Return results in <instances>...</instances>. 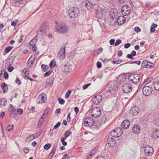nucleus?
Listing matches in <instances>:
<instances>
[{
	"label": "nucleus",
	"mask_w": 159,
	"mask_h": 159,
	"mask_svg": "<svg viewBox=\"0 0 159 159\" xmlns=\"http://www.w3.org/2000/svg\"><path fill=\"white\" fill-rule=\"evenodd\" d=\"M57 31L62 34H65L68 31V27L64 23H61L57 25L56 28Z\"/></svg>",
	"instance_id": "obj_1"
},
{
	"label": "nucleus",
	"mask_w": 159,
	"mask_h": 159,
	"mask_svg": "<svg viewBox=\"0 0 159 159\" xmlns=\"http://www.w3.org/2000/svg\"><path fill=\"white\" fill-rule=\"evenodd\" d=\"M128 75V79L129 81L134 84L138 83L140 80V76L137 74H133Z\"/></svg>",
	"instance_id": "obj_2"
},
{
	"label": "nucleus",
	"mask_w": 159,
	"mask_h": 159,
	"mask_svg": "<svg viewBox=\"0 0 159 159\" xmlns=\"http://www.w3.org/2000/svg\"><path fill=\"white\" fill-rule=\"evenodd\" d=\"M79 13V10L77 7H72L68 11L69 16L71 18H75Z\"/></svg>",
	"instance_id": "obj_3"
},
{
	"label": "nucleus",
	"mask_w": 159,
	"mask_h": 159,
	"mask_svg": "<svg viewBox=\"0 0 159 159\" xmlns=\"http://www.w3.org/2000/svg\"><path fill=\"white\" fill-rule=\"evenodd\" d=\"M106 14L105 9L98 7L96 9V16L97 18H102Z\"/></svg>",
	"instance_id": "obj_4"
},
{
	"label": "nucleus",
	"mask_w": 159,
	"mask_h": 159,
	"mask_svg": "<svg viewBox=\"0 0 159 159\" xmlns=\"http://www.w3.org/2000/svg\"><path fill=\"white\" fill-rule=\"evenodd\" d=\"M122 89L124 93H130L132 91V86L129 83H125L123 85Z\"/></svg>",
	"instance_id": "obj_5"
},
{
	"label": "nucleus",
	"mask_w": 159,
	"mask_h": 159,
	"mask_svg": "<svg viewBox=\"0 0 159 159\" xmlns=\"http://www.w3.org/2000/svg\"><path fill=\"white\" fill-rule=\"evenodd\" d=\"M152 89L151 87L144 85L142 89V92L143 94L146 96H149L152 93Z\"/></svg>",
	"instance_id": "obj_6"
},
{
	"label": "nucleus",
	"mask_w": 159,
	"mask_h": 159,
	"mask_svg": "<svg viewBox=\"0 0 159 159\" xmlns=\"http://www.w3.org/2000/svg\"><path fill=\"white\" fill-rule=\"evenodd\" d=\"M47 98L46 95L44 93H42L40 94L37 99L38 103H43L45 102Z\"/></svg>",
	"instance_id": "obj_7"
},
{
	"label": "nucleus",
	"mask_w": 159,
	"mask_h": 159,
	"mask_svg": "<svg viewBox=\"0 0 159 159\" xmlns=\"http://www.w3.org/2000/svg\"><path fill=\"white\" fill-rule=\"evenodd\" d=\"M121 13L123 15H128L130 12V7L128 5H124L122 7L121 9Z\"/></svg>",
	"instance_id": "obj_8"
},
{
	"label": "nucleus",
	"mask_w": 159,
	"mask_h": 159,
	"mask_svg": "<svg viewBox=\"0 0 159 159\" xmlns=\"http://www.w3.org/2000/svg\"><path fill=\"white\" fill-rule=\"evenodd\" d=\"M92 116L94 117H98L101 114L100 109L97 107L93 108L91 112Z\"/></svg>",
	"instance_id": "obj_9"
},
{
	"label": "nucleus",
	"mask_w": 159,
	"mask_h": 159,
	"mask_svg": "<svg viewBox=\"0 0 159 159\" xmlns=\"http://www.w3.org/2000/svg\"><path fill=\"white\" fill-rule=\"evenodd\" d=\"M84 123L86 126H93L95 124L93 119L91 117H87L84 120Z\"/></svg>",
	"instance_id": "obj_10"
},
{
	"label": "nucleus",
	"mask_w": 159,
	"mask_h": 159,
	"mask_svg": "<svg viewBox=\"0 0 159 159\" xmlns=\"http://www.w3.org/2000/svg\"><path fill=\"white\" fill-rule=\"evenodd\" d=\"M48 23L47 22L44 23L41 25L39 31L41 32V34H45L46 31L48 29Z\"/></svg>",
	"instance_id": "obj_11"
},
{
	"label": "nucleus",
	"mask_w": 159,
	"mask_h": 159,
	"mask_svg": "<svg viewBox=\"0 0 159 159\" xmlns=\"http://www.w3.org/2000/svg\"><path fill=\"white\" fill-rule=\"evenodd\" d=\"M144 150L145 154L148 156H151L153 153V150L152 147L150 146H145Z\"/></svg>",
	"instance_id": "obj_12"
},
{
	"label": "nucleus",
	"mask_w": 159,
	"mask_h": 159,
	"mask_svg": "<svg viewBox=\"0 0 159 159\" xmlns=\"http://www.w3.org/2000/svg\"><path fill=\"white\" fill-rule=\"evenodd\" d=\"M102 96L100 95H95L92 99L93 103L96 105L98 104L102 100Z\"/></svg>",
	"instance_id": "obj_13"
},
{
	"label": "nucleus",
	"mask_w": 159,
	"mask_h": 159,
	"mask_svg": "<svg viewBox=\"0 0 159 159\" xmlns=\"http://www.w3.org/2000/svg\"><path fill=\"white\" fill-rule=\"evenodd\" d=\"M65 46H64L61 48L58 54L59 57L61 60L63 59L65 57Z\"/></svg>",
	"instance_id": "obj_14"
},
{
	"label": "nucleus",
	"mask_w": 159,
	"mask_h": 159,
	"mask_svg": "<svg viewBox=\"0 0 159 159\" xmlns=\"http://www.w3.org/2000/svg\"><path fill=\"white\" fill-rule=\"evenodd\" d=\"M36 42L37 39H35L34 38L30 43V44L31 46L30 47V48L32 49L34 52H36L37 50V48L35 45V43Z\"/></svg>",
	"instance_id": "obj_15"
},
{
	"label": "nucleus",
	"mask_w": 159,
	"mask_h": 159,
	"mask_svg": "<svg viewBox=\"0 0 159 159\" xmlns=\"http://www.w3.org/2000/svg\"><path fill=\"white\" fill-rule=\"evenodd\" d=\"M40 135V133H35L28 136L25 139V141L28 142L32 141L34 139L38 138Z\"/></svg>",
	"instance_id": "obj_16"
},
{
	"label": "nucleus",
	"mask_w": 159,
	"mask_h": 159,
	"mask_svg": "<svg viewBox=\"0 0 159 159\" xmlns=\"http://www.w3.org/2000/svg\"><path fill=\"white\" fill-rule=\"evenodd\" d=\"M130 125L129 121L128 120H125L122 122L121 127L124 129H127L129 127Z\"/></svg>",
	"instance_id": "obj_17"
},
{
	"label": "nucleus",
	"mask_w": 159,
	"mask_h": 159,
	"mask_svg": "<svg viewBox=\"0 0 159 159\" xmlns=\"http://www.w3.org/2000/svg\"><path fill=\"white\" fill-rule=\"evenodd\" d=\"M139 112V108L134 106L132 108L130 111V113L134 116L137 115Z\"/></svg>",
	"instance_id": "obj_18"
},
{
	"label": "nucleus",
	"mask_w": 159,
	"mask_h": 159,
	"mask_svg": "<svg viewBox=\"0 0 159 159\" xmlns=\"http://www.w3.org/2000/svg\"><path fill=\"white\" fill-rule=\"evenodd\" d=\"M81 4L82 6L85 7L88 9H89L93 5L91 2L88 0H85L83 1Z\"/></svg>",
	"instance_id": "obj_19"
},
{
	"label": "nucleus",
	"mask_w": 159,
	"mask_h": 159,
	"mask_svg": "<svg viewBox=\"0 0 159 159\" xmlns=\"http://www.w3.org/2000/svg\"><path fill=\"white\" fill-rule=\"evenodd\" d=\"M151 137L154 139H156L159 137V130L156 129L153 131L151 134Z\"/></svg>",
	"instance_id": "obj_20"
},
{
	"label": "nucleus",
	"mask_w": 159,
	"mask_h": 159,
	"mask_svg": "<svg viewBox=\"0 0 159 159\" xmlns=\"http://www.w3.org/2000/svg\"><path fill=\"white\" fill-rule=\"evenodd\" d=\"M125 18L124 16H120L117 18V22L118 25H121L125 22Z\"/></svg>",
	"instance_id": "obj_21"
},
{
	"label": "nucleus",
	"mask_w": 159,
	"mask_h": 159,
	"mask_svg": "<svg viewBox=\"0 0 159 159\" xmlns=\"http://www.w3.org/2000/svg\"><path fill=\"white\" fill-rule=\"evenodd\" d=\"M108 143L110 144V146L113 147L115 144L116 141L115 139L112 137H109L107 140Z\"/></svg>",
	"instance_id": "obj_22"
},
{
	"label": "nucleus",
	"mask_w": 159,
	"mask_h": 159,
	"mask_svg": "<svg viewBox=\"0 0 159 159\" xmlns=\"http://www.w3.org/2000/svg\"><path fill=\"white\" fill-rule=\"evenodd\" d=\"M132 130L134 133L138 134L140 132V127L137 125H134L132 128Z\"/></svg>",
	"instance_id": "obj_23"
},
{
	"label": "nucleus",
	"mask_w": 159,
	"mask_h": 159,
	"mask_svg": "<svg viewBox=\"0 0 159 159\" xmlns=\"http://www.w3.org/2000/svg\"><path fill=\"white\" fill-rule=\"evenodd\" d=\"M64 70L66 73H69L71 70V66L69 64H65Z\"/></svg>",
	"instance_id": "obj_24"
},
{
	"label": "nucleus",
	"mask_w": 159,
	"mask_h": 159,
	"mask_svg": "<svg viewBox=\"0 0 159 159\" xmlns=\"http://www.w3.org/2000/svg\"><path fill=\"white\" fill-rule=\"evenodd\" d=\"M57 148V146L54 145L52 148V150L49 155L48 157L50 158H52L54 155L55 152Z\"/></svg>",
	"instance_id": "obj_25"
},
{
	"label": "nucleus",
	"mask_w": 159,
	"mask_h": 159,
	"mask_svg": "<svg viewBox=\"0 0 159 159\" xmlns=\"http://www.w3.org/2000/svg\"><path fill=\"white\" fill-rule=\"evenodd\" d=\"M2 89L3 92L5 93L8 90V87L7 85L5 83H3L1 84Z\"/></svg>",
	"instance_id": "obj_26"
},
{
	"label": "nucleus",
	"mask_w": 159,
	"mask_h": 159,
	"mask_svg": "<svg viewBox=\"0 0 159 159\" xmlns=\"http://www.w3.org/2000/svg\"><path fill=\"white\" fill-rule=\"evenodd\" d=\"M110 134L111 136L113 137H118L119 136L118 135V134L117 132V130H112L111 131L110 133Z\"/></svg>",
	"instance_id": "obj_27"
},
{
	"label": "nucleus",
	"mask_w": 159,
	"mask_h": 159,
	"mask_svg": "<svg viewBox=\"0 0 159 159\" xmlns=\"http://www.w3.org/2000/svg\"><path fill=\"white\" fill-rule=\"evenodd\" d=\"M157 26V25L154 23H153L151 26L150 30V32L151 33H154L155 30V28H156Z\"/></svg>",
	"instance_id": "obj_28"
},
{
	"label": "nucleus",
	"mask_w": 159,
	"mask_h": 159,
	"mask_svg": "<svg viewBox=\"0 0 159 159\" xmlns=\"http://www.w3.org/2000/svg\"><path fill=\"white\" fill-rule=\"evenodd\" d=\"M154 89L157 90H159V82H155L153 83Z\"/></svg>",
	"instance_id": "obj_29"
},
{
	"label": "nucleus",
	"mask_w": 159,
	"mask_h": 159,
	"mask_svg": "<svg viewBox=\"0 0 159 159\" xmlns=\"http://www.w3.org/2000/svg\"><path fill=\"white\" fill-rule=\"evenodd\" d=\"M7 103V100L5 98L0 99V106L1 107L4 106Z\"/></svg>",
	"instance_id": "obj_30"
},
{
	"label": "nucleus",
	"mask_w": 159,
	"mask_h": 159,
	"mask_svg": "<svg viewBox=\"0 0 159 159\" xmlns=\"http://www.w3.org/2000/svg\"><path fill=\"white\" fill-rule=\"evenodd\" d=\"M153 80V78L152 77L147 78L146 80L143 82V84H145V85H146L148 83L151 82Z\"/></svg>",
	"instance_id": "obj_31"
},
{
	"label": "nucleus",
	"mask_w": 159,
	"mask_h": 159,
	"mask_svg": "<svg viewBox=\"0 0 159 159\" xmlns=\"http://www.w3.org/2000/svg\"><path fill=\"white\" fill-rule=\"evenodd\" d=\"M149 63L150 64H151V63L150 62H148L147 60H144L141 64V66L144 67L146 66L148 64V63Z\"/></svg>",
	"instance_id": "obj_32"
},
{
	"label": "nucleus",
	"mask_w": 159,
	"mask_h": 159,
	"mask_svg": "<svg viewBox=\"0 0 159 159\" xmlns=\"http://www.w3.org/2000/svg\"><path fill=\"white\" fill-rule=\"evenodd\" d=\"M22 72L25 75V76L26 77H27L28 76L29 71V70L27 69H24Z\"/></svg>",
	"instance_id": "obj_33"
},
{
	"label": "nucleus",
	"mask_w": 159,
	"mask_h": 159,
	"mask_svg": "<svg viewBox=\"0 0 159 159\" xmlns=\"http://www.w3.org/2000/svg\"><path fill=\"white\" fill-rule=\"evenodd\" d=\"M56 64V63L55 61L54 60H52L51 61L49 64L50 67L52 68L53 67L55 66Z\"/></svg>",
	"instance_id": "obj_34"
},
{
	"label": "nucleus",
	"mask_w": 159,
	"mask_h": 159,
	"mask_svg": "<svg viewBox=\"0 0 159 159\" xmlns=\"http://www.w3.org/2000/svg\"><path fill=\"white\" fill-rule=\"evenodd\" d=\"M3 71L4 72V76L5 77V78L6 80L8 78V73L5 71V70L4 69H3L1 70V72H2Z\"/></svg>",
	"instance_id": "obj_35"
},
{
	"label": "nucleus",
	"mask_w": 159,
	"mask_h": 159,
	"mask_svg": "<svg viewBox=\"0 0 159 159\" xmlns=\"http://www.w3.org/2000/svg\"><path fill=\"white\" fill-rule=\"evenodd\" d=\"M41 67L43 69L44 72H45L47 71L48 69V66L47 65H44L42 64L41 65Z\"/></svg>",
	"instance_id": "obj_36"
},
{
	"label": "nucleus",
	"mask_w": 159,
	"mask_h": 159,
	"mask_svg": "<svg viewBox=\"0 0 159 159\" xmlns=\"http://www.w3.org/2000/svg\"><path fill=\"white\" fill-rule=\"evenodd\" d=\"M16 57L14 56H11L10 57V58L9 59V61H10L9 62V63H10L9 64V65H11V64H12L15 58Z\"/></svg>",
	"instance_id": "obj_37"
},
{
	"label": "nucleus",
	"mask_w": 159,
	"mask_h": 159,
	"mask_svg": "<svg viewBox=\"0 0 159 159\" xmlns=\"http://www.w3.org/2000/svg\"><path fill=\"white\" fill-rule=\"evenodd\" d=\"M71 134V132L70 131H66L65 133L64 137L67 138Z\"/></svg>",
	"instance_id": "obj_38"
},
{
	"label": "nucleus",
	"mask_w": 159,
	"mask_h": 159,
	"mask_svg": "<svg viewBox=\"0 0 159 159\" xmlns=\"http://www.w3.org/2000/svg\"><path fill=\"white\" fill-rule=\"evenodd\" d=\"M34 60H35L34 57H34H33V56H32L30 57V58L29 59V60L28 61L30 62L31 63V64H32L34 63Z\"/></svg>",
	"instance_id": "obj_39"
},
{
	"label": "nucleus",
	"mask_w": 159,
	"mask_h": 159,
	"mask_svg": "<svg viewBox=\"0 0 159 159\" xmlns=\"http://www.w3.org/2000/svg\"><path fill=\"white\" fill-rule=\"evenodd\" d=\"M12 48L11 46L7 47L5 49V51L6 53L9 52L12 49Z\"/></svg>",
	"instance_id": "obj_40"
},
{
	"label": "nucleus",
	"mask_w": 159,
	"mask_h": 159,
	"mask_svg": "<svg viewBox=\"0 0 159 159\" xmlns=\"http://www.w3.org/2000/svg\"><path fill=\"white\" fill-rule=\"evenodd\" d=\"M13 127V125H8L6 128V130L8 131L12 130Z\"/></svg>",
	"instance_id": "obj_41"
},
{
	"label": "nucleus",
	"mask_w": 159,
	"mask_h": 159,
	"mask_svg": "<svg viewBox=\"0 0 159 159\" xmlns=\"http://www.w3.org/2000/svg\"><path fill=\"white\" fill-rule=\"evenodd\" d=\"M44 121V120L40 118V120H39L38 125V128H40L41 127L42 124Z\"/></svg>",
	"instance_id": "obj_42"
},
{
	"label": "nucleus",
	"mask_w": 159,
	"mask_h": 159,
	"mask_svg": "<svg viewBox=\"0 0 159 159\" xmlns=\"http://www.w3.org/2000/svg\"><path fill=\"white\" fill-rule=\"evenodd\" d=\"M51 147V145L50 143H47L45 144L44 146V148L46 150H48Z\"/></svg>",
	"instance_id": "obj_43"
},
{
	"label": "nucleus",
	"mask_w": 159,
	"mask_h": 159,
	"mask_svg": "<svg viewBox=\"0 0 159 159\" xmlns=\"http://www.w3.org/2000/svg\"><path fill=\"white\" fill-rule=\"evenodd\" d=\"M122 62V61L121 60L119 59L117 61H112V63L114 64H120Z\"/></svg>",
	"instance_id": "obj_44"
},
{
	"label": "nucleus",
	"mask_w": 159,
	"mask_h": 159,
	"mask_svg": "<svg viewBox=\"0 0 159 159\" xmlns=\"http://www.w3.org/2000/svg\"><path fill=\"white\" fill-rule=\"evenodd\" d=\"M58 100L59 103L61 105L65 103V101L62 98H58Z\"/></svg>",
	"instance_id": "obj_45"
},
{
	"label": "nucleus",
	"mask_w": 159,
	"mask_h": 159,
	"mask_svg": "<svg viewBox=\"0 0 159 159\" xmlns=\"http://www.w3.org/2000/svg\"><path fill=\"white\" fill-rule=\"evenodd\" d=\"M15 83L18 85H20L21 84V82L18 77H16Z\"/></svg>",
	"instance_id": "obj_46"
},
{
	"label": "nucleus",
	"mask_w": 159,
	"mask_h": 159,
	"mask_svg": "<svg viewBox=\"0 0 159 159\" xmlns=\"http://www.w3.org/2000/svg\"><path fill=\"white\" fill-rule=\"evenodd\" d=\"M154 122L155 125L157 126H159V118H156L154 120Z\"/></svg>",
	"instance_id": "obj_47"
},
{
	"label": "nucleus",
	"mask_w": 159,
	"mask_h": 159,
	"mask_svg": "<svg viewBox=\"0 0 159 159\" xmlns=\"http://www.w3.org/2000/svg\"><path fill=\"white\" fill-rule=\"evenodd\" d=\"M52 72V70H49L47 72H46L44 74V77H47V76L51 74V73Z\"/></svg>",
	"instance_id": "obj_48"
},
{
	"label": "nucleus",
	"mask_w": 159,
	"mask_h": 159,
	"mask_svg": "<svg viewBox=\"0 0 159 159\" xmlns=\"http://www.w3.org/2000/svg\"><path fill=\"white\" fill-rule=\"evenodd\" d=\"M71 93V90H69L68 91H67L65 95V98H68L69 97L70 94Z\"/></svg>",
	"instance_id": "obj_49"
},
{
	"label": "nucleus",
	"mask_w": 159,
	"mask_h": 159,
	"mask_svg": "<svg viewBox=\"0 0 159 159\" xmlns=\"http://www.w3.org/2000/svg\"><path fill=\"white\" fill-rule=\"evenodd\" d=\"M103 49L100 47L97 50V52L98 54L101 53L103 51Z\"/></svg>",
	"instance_id": "obj_50"
},
{
	"label": "nucleus",
	"mask_w": 159,
	"mask_h": 159,
	"mask_svg": "<svg viewBox=\"0 0 159 159\" xmlns=\"http://www.w3.org/2000/svg\"><path fill=\"white\" fill-rule=\"evenodd\" d=\"M91 84V83H88L87 84L84 85L83 87V89L84 90L86 89L89 86H90Z\"/></svg>",
	"instance_id": "obj_51"
},
{
	"label": "nucleus",
	"mask_w": 159,
	"mask_h": 159,
	"mask_svg": "<svg viewBox=\"0 0 159 159\" xmlns=\"http://www.w3.org/2000/svg\"><path fill=\"white\" fill-rule=\"evenodd\" d=\"M61 122H58L57 124L54 126L53 129H56L58 128L60 125Z\"/></svg>",
	"instance_id": "obj_52"
},
{
	"label": "nucleus",
	"mask_w": 159,
	"mask_h": 159,
	"mask_svg": "<svg viewBox=\"0 0 159 159\" xmlns=\"http://www.w3.org/2000/svg\"><path fill=\"white\" fill-rule=\"evenodd\" d=\"M121 41V40L118 39H117L116 43H115V44L116 46H117L118 45H119L120 44V43Z\"/></svg>",
	"instance_id": "obj_53"
},
{
	"label": "nucleus",
	"mask_w": 159,
	"mask_h": 159,
	"mask_svg": "<svg viewBox=\"0 0 159 159\" xmlns=\"http://www.w3.org/2000/svg\"><path fill=\"white\" fill-rule=\"evenodd\" d=\"M134 31L137 33L141 31V29L138 27H135L134 28Z\"/></svg>",
	"instance_id": "obj_54"
},
{
	"label": "nucleus",
	"mask_w": 159,
	"mask_h": 159,
	"mask_svg": "<svg viewBox=\"0 0 159 159\" xmlns=\"http://www.w3.org/2000/svg\"><path fill=\"white\" fill-rule=\"evenodd\" d=\"M17 112L18 113L21 115L23 113V110L21 109H18L17 110Z\"/></svg>",
	"instance_id": "obj_55"
},
{
	"label": "nucleus",
	"mask_w": 159,
	"mask_h": 159,
	"mask_svg": "<svg viewBox=\"0 0 159 159\" xmlns=\"http://www.w3.org/2000/svg\"><path fill=\"white\" fill-rule=\"evenodd\" d=\"M151 64L148 63V64L146 66V67L147 68H152L154 67L153 64H152V65H151Z\"/></svg>",
	"instance_id": "obj_56"
},
{
	"label": "nucleus",
	"mask_w": 159,
	"mask_h": 159,
	"mask_svg": "<svg viewBox=\"0 0 159 159\" xmlns=\"http://www.w3.org/2000/svg\"><path fill=\"white\" fill-rule=\"evenodd\" d=\"M133 56L130 54H128L126 56V57L128 58H129L130 59L133 60L134 59V58L132 57Z\"/></svg>",
	"instance_id": "obj_57"
},
{
	"label": "nucleus",
	"mask_w": 159,
	"mask_h": 159,
	"mask_svg": "<svg viewBox=\"0 0 159 159\" xmlns=\"http://www.w3.org/2000/svg\"><path fill=\"white\" fill-rule=\"evenodd\" d=\"M134 63H137L138 65H139L141 63V61H132L131 62V64H133Z\"/></svg>",
	"instance_id": "obj_58"
},
{
	"label": "nucleus",
	"mask_w": 159,
	"mask_h": 159,
	"mask_svg": "<svg viewBox=\"0 0 159 159\" xmlns=\"http://www.w3.org/2000/svg\"><path fill=\"white\" fill-rule=\"evenodd\" d=\"M97 66L98 68H101L102 67L101 63L99 61L97 63Z\"/></svg>",
	"instance_id": "obj_59"
},
{
	"label": "nucleus",
	"mask_w": 159,
	"mask_h": 159,
	"mask_svg": "<svg viewBox=\"0 0 159 159\" xmlns=\"http://www.w3.org/2000/svg\"><path fill=\"white\" fill-rule=\"evenodd\" d=\"M50 108L49 107H47L45 110L44 112V114H46L47 115L48 111H49Z\"/></svg>",
	"instance_id": "obj_60"
},
{
	"label": "nucleus",
	"mask_w": 159,
	"mask_h": 159,
	"mask_svg": "<svg viewBox=\"0 0 159 159\" xmlns=\"http://www.w3.org/2000/svg\"><path fill=\"white\" fill-rule=\"evenodd\" d=\"M70 113H69L67 116V120L68 122H69L71 121L70 117Z\"/></svg>",
	"instance_id": "obj_61"
},
{
	"label": "nucleus",
	"mask_w": 159,
	"mask_h": 159,
	"mask_svg": "<svg viewBox=\"0 0 159 159\" xmlns=\"http://www.w3.org/2000/svg\"><path fill=\"white\" fill-rule=\"evenodd\" d=\"M14 68L13 66L8 67V70L9 72H11L13 70Z\"/></svg>",
	"instance_id": "obj_62"
},
{
	"label": "nucleus",
	"mask_w": 159,
	"mask_h": 159,
	"mask_svg": "<svg viewBox=\"0 0 159 159\" xmlns=\"http://www.w3.org/2000/svg\"><path fill=\"white\" fill-rule=\"evenodd\" d=\"M23 151L26 153H27L29 151V150L27 148H23Z\"/></svg>",
	"instance_id": "obj_63"
},
{
	"label": "nucleus",
	"mask_w": 159,
	"mask_h": 159,
	"mask_svg": "<svg viewBox=\"0 0 159 159\" xmlns=\"http://www.w3.org/2000/svg\"><path fill=\"white\" fill-rule=\"evenodd\" d=\"M62 159H69V157L67 154H64Z\"/></svg>",
	"instance_id": "obj_64"
}]
</instances>
